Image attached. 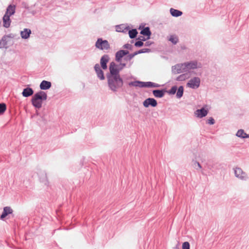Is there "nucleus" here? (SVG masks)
I'll return each instance as SVG.
<instances>
[{
  "mask_svg": "<svg viewBox=\"0 0 249 249\" xmlns=\"http://www.w3.org/2000/svg\"><path fill=\"white\" fill-rule=\"evenodd\" d=\"M107 84L109 89L113 92H117L124 84L123 79L120 76H107Z\"/></svg>",
  "mask_w": 249,
  "mask_h": 249,
  "instance_id": "nucleus-1",
  "label": "nucleus"
},
{
  "mask_svg": "<svg viewBox=\"0 0 249 249\" xmlns=\"http://www.w3.org/2000/svg\"><path fill=\"white\" fill-rule=\"evenodd\" d=\"M47 99V94L44 91H39L33 96L31 102L35 108L39 109L42 107L43 101L46 100Z\"/></svg>",
  "mask_w": 249,
  "mask_h": 249,
  "instance_id": "nucleus-2",
  "label": "nucleus"
},
{
  "mask_svg": "<svg viewBox=\"0 0 249 249\" xmlns=\"http://www.w3.org/2000/svg\"><path fill=\"white\" fill-rule=\"evenodd\" d=\"M128 85L129 86H133L140 88H158L160 86V85H159L158 84H156L151 82H145L139 81L130 82L128 83Z\"/></svg>",
  "mask_w": 249,
  "mask_h": 249,
  "instance_id": "nucleus-3",
  "label": "nucleus"
},
{
  "mask_svg": "<svg viewBox=\"0 0 249 249\" xmlns=\"http://www.w3.org/2000/svg\"><path fill=\"white\" fill-rule=\"evenodd\" d=\"M95 46L96 48L101 50H108L110 48V44L107 40H103L101 38L97 39Z\"/></svg>",
  "mask_w": 249,
  "mask_h": 249,
  "instance_id": "nucleus-4",
  "label": "nucleus"
},
{
  "mask_svg": "<svg viewBox=\"0 0 249 249\" xmlns=\"http://www.w3.org/2000/svg\"><path fill=\"white\" fill-rule=\"evenodd\" d=\"M109 70L110 73L107 76H120L119 73L122 70V68H118V65L115 62H111L109 65Z\"/></svg>",
  "mask_w": 249,
  "mask_h": 249,
  "instance_id": "nucleus-5",
  "label": "nucleus"
},
{
  "mask_svg": "<svg viewBox=\"0 0 249 249\" xmlns=\"http://www.w3.org/2000/svg\"><path fill=\"white\" fill-rule=\"evenodd\" d=\"M200 84V79L198 77L191 79L187 84V86L193 89H197Z\"/></svg>",
  "mask_w": 249,
  "mask_h": 249,
  "instance_id": "nucleus-6",
  "label": "nucleus"
},
{
  "mask_svg": "<svg viewBox=\"0 0 249 249\" xmlns=\"http://www.w3.org/2000/svg\"><path fill=\"white\" fill-rule=\"evenodd\" d=\"M234 172L235 177L241 180H246L248 178L247 174L241 168L235 167Z\"/></svg>",
  "mask_w": 249,
  "mask_h": 249,
  "instance_id": "nucleus-7",
  "label": "nucleus"
},
{
  "mask_svg": "<svg viewBox=\"0 0 249 249\" xmlns=\"http://www.w3.org/2000/svg\"><path fill=\"white\" fill-rule=\"evenodd\" d=\"M183 71H186L190 70L197 68V63L196 61L185 62L183 63Z\"/></svg>",
  "mask_w": 249,
  "mask_h": 249,
  "instance_id": "nucleus-8",
  "label": "nucleus"
},
{
  "mask_svg": "<svg viewBox=\"0 0 249 249\" xmlns=\"http://www.w3.org/2000/svg\"><path fill=\"white\" fill-rule=\"evenodd\" d=\"M143 105L145 107H148L149 106L155 107L157 106V102L154 98H148L144 101Z\"/></svg>",
  "mask_w": 249,
  "mask_h": 249,
  "instance_id": "nucleus-9",
  "label": "nucleus"
},
{
  "mask_svg": "<svg viewBox=\"0 0 249 249\" xmlns=\"http://www.w3.org/2000/svg\"><path fill=\"white\" fill-rule=\"evenodd\" d=\"M94 68L97 74V77L101 80H104L105 77L104 76V72L101 70L99 64H96Z\"/></svg>",
  "mask_w": 249,
  "mask_h": 249,
  "instance_id": "nucleus-10",
  "label": "nucleus"
},
{
  "mask_svg": "<svg viewBox=\"0 0 249 249\" xmlns=\"http://www.w3.org/2000/svg\"><path fill=\"white\" fill-rule=\"evenodd\" d=\"M109 57L107 54L104 55L100 59V63L102 68L104 70L107 69V63L109 61Z\"/></svg>",
  "mask_w": 249,
  "mask_h": 249,
  "instance_id": "nucleus-11",
  "label": "nucleus"
},
{
  "mask_svg": "<svg viewBox=\"0 0 249 249\" xmlns=\"http://www.w3.org/2000/svg\"><path fill=\"white\" fill-rule=\"evenodd\" d=\"M183 63L177 64L172 67V71L175 73H180L184 72L183 71Z\"/></svg>",
  "mask_w": 249,
  "mask_h": 249,
  "instance_id": "nucleus-12",
  "label": "nucleus"
},
{
  "mask_svg": "<svg viewBox=\"0 0 249 249\" xmlns=\"http://www.w3.org/2000/svg\"><path fill=\"white\" fill-rule=\"evenodd\" d=\"M196 115L198 118H202L206 116L208 114V110H206L204 108H202L200 109H197L195 112Z\"/></svg>",
  "mask_w": 249,
  "mask_h": 249,
  "instance_id": "nucleus-13",
  "label": "nucleus"
},
{
  "mask_svg": "<svg viewBox=\"0 0 249 249\" xmlns=\"http://www.w3.org/2000/svg\"><path fill=\"white\" fill-rule=\"evenodd\" d=\"M15 10H16L15 5L10 4L7 7L5 15H7V16H11L15 14Z\"/></svg>",
  "mask_w": 249,
  "mask_h": 249,
  "instance_id": "nucleus-14",
  "label": "nucleus"
},
{
  "mask_svg": "<svg viewBox=\"0 0 249 249\" xmlns=\"http://www.w3.org/2000/svg\"><path fill=\"white\" fill-rule=\"evenodd\" d=\"M51 83L50 82L43 80L40 84V88L42 90H46L49 89L51 87Z\"/></svg>",
  "mask_w": 249,
  "mask_h": 249,
  "instance_id": "nucleus-15",
  "label": "nucleus"
},
{
  "mask_svg": "<svg viewBox=\"0 0 249 249\" xmlns=\"http://www.w3.org/2000/svg\"><path fill=\"white\" fill-rule=\"evenodd\" d=\"M34 93V90L32 88H26L24 89L22 92L23 96L28 97L32 95Z\"/></svg>",
  "mask_w": 249,
  "mask_h": 249,
  "instance_id": "nucleus-16",
  "label": "nucleus"
},
{
  "mask_svg": "<svg viewBox=\"0 0 249 249\" xmlns=\"http://www.w3.org/2000/svg\"><path fill=\"white\" fill-rule=\"evenodd\" d=\"M13 213V210L10 207H5L3 208V211L1 215L0 218L1 219H3L5 218L8 214H11Z\"/></svg>",
  "mask_w": 249,
  "mask_h": 249,
  "instance_id": "nucleus-17",
  "label": "nucleus"
},
{
  "mask_svg": "<svg viewBox=\"0 0 249 249\" xmlns=\"http://www.w3.org/2000/svg\"><path fill=\"white\" fill-rule=\"evenodd\" d=\"M166 90L162 89H156L153 90V94L155 97L161 98L164 95Z\"/></svg>",
  "mask_w": 249,
  "mask_h": 249,
  "instance_id": "nucleus-18",
  "label": "nucleus"
},
{
  "mask_svg": "<svg viewBox=\"0 0 249 249\" xmlns=\"http://www.w3.org/2000/svg\"><path fill=\"white\" fill-rule=\"evenodd\" d=\"M31 34V31L29 29L25 28L23 31H21L20 35L22 38L27 39L29 37L30 34Z\"/></svg>",
  "mask_w": 249,
  "mask_h": 249,
  "instance_id": "nucleus-19",
  "label": "nucleus"
},
{
  "mask_svg": "<svg viewBox=\"0 0 249 249\" xmlns=\"http://www.w3.org/2000/svg\"><path fill=\"white\" fill-rule=\"evenodd\" d=\"M10 17L7 15H4L3 17V26L5 28H8L10 25L11 21Z\"/></svg>",
  "mask_w": 249,
  "mask_h": 249,
  "instance_id": "nucleus-20",
  "label": "nucleus"
},
{
  "mask_svg": "<svg viewBox=\"0 0 249 249\" xmlns=\"http://www.w3.org/2000/svg\"><path fill=\"white\" fill-rule=\"evenodd\" d=\"M129 30V27L124 24H121L116 26V31L118 32H126Z\"/></svg>",
  "mask_w": 249,
  "mask_h": 249,
  "instance_id": "nucleus-21",
  "label": "nucleus"
},
{
  "mask_svg": "<svg viewBox=\"0 0 249 249\" xmlns=\"http://www.w3.org/2000/svg\"><path fill=\"white\" fill-rule=\"evenodd\" d=\"M141 35L143 36H147V39H149L151 35V31L150 30V28L148 27H146L144 28L140 32Z\"/></svg>",
  "mask_w": 249,
  "mask_h": 249,
  "instance_id": "nucleus-22",
  "label": "nucleus"
},
{
  "mask_svg": "<svg viewBox=\"0 0 249 249\" xmlns=\"http://www.w3.org/2000/svg\"><path fill=\"white\" fill-rule=\"evenodd\" d=\"M170 12L171 15L175 17H178L182 14V12L181 11L172 8L170 9Z\"/></svg>",
  "mask_w": 249,
  "mask_h": 249,
  "instance_id": "nucleus-23",
  "label": "nucleus"
},
{
  "mask_svg": "<svg viewBox=\"0 0 249 249\" xmlns=\"http://www.w3.org/2000/svg\"><path fill=\"white\" fill-rule=\"evenodd\" d=\"M7 37L3 36L0 40V48H7Z\"/></svg>",
  "mask_w": 249,
  "mask_h": 249,
  "instance_id": "nucleus-24",
  "label": "nucleus"
},
{
  "mask_svg": "<svg viewBox=\"0 0 249 249\" xmlns=\"http://www.w3.org/2000/svg\"><path fill=\"white\" fill-rule=\"evenodd\" d=\"M236 135L238 137L242 138H248L249 136L244 132V131L242 129H240L238 130V131L236 133Z\"/></svg>",
  "mask_w": 249,
  "mask_h": 249,
  "instance_id": "nucleus-25",
  "label": "nucleus"
},
{
  "mask_svg": "<svg viewBox=\"0 0 249 249\" xmlns=\"http://www.w3.org/2000/svg\"><path fill=\"white\" fill-rule=\"evenodd\" d=\"M122 50L118 51L115 54V60L117 62H120L121 59L124 56L123 53H122Z\"/></svg>",
  "mask_w": 249,
  "mask_h": 249,
  "instance_id": "nucleus-26",
  "label": "nucleus"
},
{
  "mask_svg": "<svg viewBox=\"0 0 249 249\" xmlns=\"http://www.w3.org/2000/svg\"><path fill=\"white\" fill-rule=\"evenodd\" d=\"M168 40L171 41L173 44L175 45L178 42V38L176 35H171L170 36Z\"/></svg>",
  "mask_w": 249,
  "mask_h": 249,
  "instance_id": "nucleus-27",
  "label": "nucleus"
},
{
  "mask_svg": "<svg viewBox=\"0 0 249 249\" xmlns=\"http://www.w3.org/2000/svg\"><path fill=\"white\" fill-rule=\"evenodd\" d=\"M129 37L131 39L134 38L137 36L138 34L137 31L136 29H132L129 30L128 31Z\"/></svg>",
  "mask_w": 249,
  "mask_h": 249,
  "instance_id": "nucleus-28",
  "label": "nucleus"
},
{
  "mask_svg": "<svg viewBox=\"0 0 249 249\" xmlns=\"http://www.w3.org/2000/svg\"><path fill=\"white\" fill-rule=\"evenodd\" d=\"M183 94V86H180L178 89L176 96L178 98H180Z\"/></svg>",
  "mask_w": 249,
  "mask_h": 249,
  "instance_id": "nucleus-29",
  "label": "nucleus"
},
{
  "mask_svg": "<svg viewBox=\"0 0 249 249\" xmlns=\"http://www.w3.org/2000/svg\"><path fill=\"white\" fill-rule=\"evenodd\" d=\"M187 74H183L179 75L176 79L177 81H181L185 80L186 78H187Z\"/></svg>",
  "mask_w": 249,
  "mask_h": 249,
  "instance_id": "nucleus-30",
  "label": "nucleus"
},
{
  "mask_svg": "<svg viewBox=\"0 0 249 249\" xmlns=\"http://www.w3.org/2000/svg\"><path fill=\"white\" fill-rule=\"evenodd\" d=\"M6 107L5 104H0V114H2L5 111Z\"/></svg>",
  "mask_w": 249,
  "mask_h": 249,
  "instance_id": "nucleus-31",
  "label": "nucleus"
},
{
  "mask_svg": "<svg viewBox=\"0 0 249 249\" xmlns=\"http://www.w3.org/2000/svg\"><path fill=\"white\" fill-rule=\"evenodd\" d=\"M193 162H194V167L195 168L196 170L201 169L202 168L200 164L196 160H193Z\"/></svg>",
  "mask_w": 249,
  "mask_h": 249,
  "instance_id": "nucleus-32",
  "label": "nucleus"
},
{
  "mask_svg": "<svg viewBox=\"0 0 249 249\" xmlns=\"http://www.w3.org/2000/svg\"><path fill=\"white\" fill-rule=\"evenodd\" d=\"M177 90V86H173L171 88V89L168 91V93L171 94H174L176 93V91Z\"/></svg>",
  "mask_w": 249,
  "mask_h": 249,
  "instance_id": "nucleus-33",
  "label": "nucleus"
},
{
  "mask_svg": "<svg viewBox=\"0 0 249 249\" xmlns=\"http://www.w3.org/2000/svg\"><path fill=\"white\" fill-rule=\"evenodd\" d=\"M182 249H190V244L188 242H185L182 244Z\"/></svg>",
  "mask_w": 249,
  "mask_h": 249,
  "instance_id": "nucleus-34",
  "label": "nucleus"
},
{
  "mask_svg": "<svg viewBox=\"0 0 249 249\" xmlns=\"http://www.w3.org/2000/svg\"><path fill=\"white\" fill-rule=\"evenodd\" d=\"M144 45V43L142 41H136L135 43V46L137 47H140Z\"/></svg>",
  "mask_w": 249,
  "mask_h": 249,
  "instance_id": "nucleus-35",
  "label": "nucleus"
},
{
  "mask_svg": "<svg viewBox=\"0 0 249 249\" xmlns=\"http://www.w3.org/2000/svg\"><path fill=\"white\" fill-rule=\"evenodd\" d=\"M123 48L126 49L132 50V46L130 44H125L123 46Z\"/></svg>",
  "mask_w": 249,
  "mask_h": 249,
  "instance_id": "nucleus-36",
  "label": "nucleus"
},
{
  "mask_svg": "<svg viewBox=\"0 0 249 249\" xmlns=\"http://www.w3.org/2000/svg\"><path fill=\"white\" fill-rule=\"evenodd\" d=\"M214 123H215L214 120L212 117L210 118V119H209L207 121V123L210 124H214Z\"/></svg>",
  "mask_w": 249,
  "mask_h": 249,
  "instance_id": "nucleus-37",
  "label": "nucleus"
},
{
  "mask_svg": "<svg viewBox=\"0 0 249 249\" xmlns=\"http://www.w3.org/2000/svg\"><path fill=\"white\" fill-rule=\"evenodd\" d=\"M133 58V55L132 54H129L126 57H124V59L125 60H131Z\"/></svg>",
  "mask_w": 249,
  "mask_h": 249,
  "instance_id": "nucleus-38",
  "label": "nucleus"
},
{
  "mask_svg": "<svg viewBox=\"0 0 249 249\" xmlns=\"http://www.w3.org/2000/svg\"><path fill=\"white\" fill-rule=\"evenodd\" d=\"M153 43V42L150 41H146L144 45L145 46H150Z\"/></svg>",
  "mask_w": 249,
  "mask_h": 249,
  "instance_id": "nucleus-39",
  "label": "nucleus"
},
{
  "mask_svg": "<svg viewBox=\"0 0 249 249\" xmlns=\"http://www.w3.org/2000/svg\"><path fill=\"white\" fill-rule=\"evenodd\" d=\"M138 39H140V41H142V42L146 40L144 36H141V37H139Z\"/></svg>",
  "mask_w": 249,
  "mask_h": 249,
  "instance_id": "nucleus-40",
  "label": "nucleus"
},
{
  "mask_svg": "<svg viewBox=\"0 0 249 249\" xmlns=\"http://www.w3.org/2000/svg\"><path fill=\"white\" fill-rule=\"evenodd\" d=\"M126 66L125 63H120L119 66H118V68H122V69L124 68Z\"/></svg>",
  "mask_w": 249,
  "mask_h": 249,
  "instance_id": "nucleus-41",
  "label": "nucleus"
},
{
  "mask_svg": "<svg viewBox=\"0 0 249 249\" xmlns=\"http://www.w3.org/2000/svg\"><path fill=\"white\" fill-rule=\"evenodd\" d=\"M122 51H123L122 53H123L124 56L129 54V52L127 50H122Z\"/></svg>",
  "mask_w": 249,
  "mask_h": 249,
  "instance_id": "nucleus-42",
  "label": "nucleus"
},
{
  "mask_svg": "<svg viewBox=\"0 0 249 249\" xmlns=\"http://www.w3.org/2000/svg\"><path fill=\"white\" fill-rule=\"evenodd\" d=\"M143 53H149L150 52V49H147V48H144V49H143Z\"/></svg>",
  "mask_w": 249,
  "mask_h": 249,
  "instance_id": "nucleus-43",
  "label": "nucleus"
},
{
  "mask_svg": "<svg viewBox=\"0 0 249 249\" xmlns=\"http://www.w3.org/2000/svg\"><path fill=\"white\" fill-rule=\"evenodd\" d=\"M173 249H180L179 248V244L178 243L175 247H174Z\"/></svg>",
  "mask_w": 249,
  "mask_h": 249,
  "instance_id": "nucleus-44",
  "label": "nucleus"
},
{
  "mask_svg": "<svg viewBox=\"0 0 249 249\" xmlns=\"http://www.w3.org/2000/svg\"><path fill=\"white\" fill-rule=\"evenodd\" d=\"M133 55V57H134L135 55L138 54V51L134 52V53H131Z\"/></svg>",
  "mask_w": 249,
  "mask_h": 249,
  "instance_id": "nucleus-45",
  "label": "nucleus"
},
{
  "mask_svg": "<svg viewBox=\"0 0 249 249\" xmlns=\"http://www.w3.org/2000/svg\"><path fill=\"white\" fill-rule=\"evenodd\" d=\"M138 54L142 53H143V49H141V50H140L139 51H138Z\"/></svg>",
  "mask_w": 249,
  "mask_h": 249,
  "instance_id": "nucleus-46",
  "label": "nucleus"
},
{
  "mask_svg": "<svg viewBox=\"0 0 249 249\" xmlns=\"http://www.w3.org/2000/svg\"><path fill=\"white\" fill-rule=\"evenodd\" d=\"M44 184L46 185H49V182H48V181L47 180V179H46L45 182H44Z\"/></svg>",
  "mask_w": 249,
  "mask_h": 249,
  "instance_id": "nucleus-47",
  "label": "nucleus"
}]
</instances>
